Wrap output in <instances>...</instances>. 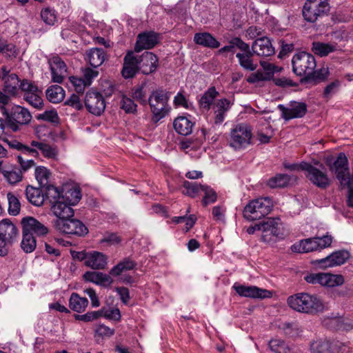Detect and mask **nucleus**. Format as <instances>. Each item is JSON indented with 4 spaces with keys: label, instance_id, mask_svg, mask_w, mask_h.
<instances>
[{
    "label": "nucleus",
    "instance_id": "nucleus-1",
    "mask_svg": "<svg viewBox=\"0 0 353 353\" xmlns=\"http://www.w3.org/2000/svg\"><path fill=\"white\" fill-rule=\"evenodd\" d=\"M231 106L232 103L230 101L225 98L216 100L212 104L208 114L209 119L212 123V125L210 128L203 126L201 130L205 139H211L213 141H216L217 137L215 134L216 128V126H219L224 121Z\"/></svg>",
    "mask_w": 353,
    "mask_h": 353
},
{
    "label": "nucleus",
    "instance_id": "nucleus-2",
    "mask_svg": "<svg viewBox=\"0 0 353 353\" xmlns=\"http://www.w3.org/2000/svg\"><path fill=\"white\" fill-rule=\"evenodd\" d=\"M273 208L270 197H261L250 201L244 208L243 217L248 221L259 220L268 215Z\"/></svg>",
    "mask_w": 353,
    "mask_h": 353
},
{
    "label": "nucleus",
    "instance_id": "nucleus-3",
    "mask_svg": "<svg viewBox=\"0 0 353 353\" xmlns=\"http://www.w3.org/2000/svg\"><path fill=\"white\" fill-rule=\"evenodd\" d=\"M169 99V93L163 90H154L151 93L148 98V103L154 121H160L168 114L170 112Z\"/></svg>",
    "mask_w": 353,
    "mask_h": 353
},
{
    "label": "nucleus",
    "instance_id": "nucleus-4",
    "mask_svg": "<svg viewBox=\"0 0 353 353\" xmlns=\"http://www.w3.org/2000/svg\"><path fill=\"white\" fill-rule=\"evenodd\" d=\"M252 137V128L248 123L235 125L230 130L228 143L235 150L247 148L250 144Z\"/></svg>",
    "mask_w": 353,
    "mask_h": 353
},
{
    "label": "nucleus",
    "instance_id": "nucleus-5",
    "mask_svg": "<svg viewBox=\"0 0 353 353\" xmlns=\"http://www.w3.org/2000/svg\"><path fill=\"white\" fill-rule=\"evenodd\" d=\"M19 232L15 225L8 219L0 221V256H6L9 248L17 241Z\"/></svg>",
    "mask_w": 353,
    "mask_h": 353
},
{
    "label": "nucleus",
    "instance_id": "nucleus-6",
    "mask_svg": "<svg viewBox=\"0 0 353 353\" xmlns=\"http://www.w3.org/2000/svg\"><path fill=\"white\" fill-rule=\"evenodd\" d=\"M3 113L6 114L7 128L12 132L18 131L19 125L27 124L32 119L28 110L20 105H14L10 113H8L4 108Z\"/></svg>",
    "mask_w": 353,
    "mask_h": 353
},
{
    "label": "nucleus",
    "instance_id": "nucleus-7",
    "mask_svg": "<svg viewBox=\"0 0 353 353\" xmlns=\"http://www.w3.org/2000/svg\"><path fill=\"white\" fill-rule=\"evenodd\" d=\"M259 229L264 242L272 241L274 237L283 238L284 236L283 223L279 217L267 219L261 223Z\"/></svg>",
    "mask_w": 353,
    "mask_h": 353
},
{
    "label": "nucleus",
    "instance_id": "nucleus-8",
    "mask_svg": "<svg viewBox=\"0 0 353 353\" xmlns=\"http://www.w3.org/2000/svg\"><path fill=\"white\" fill-rule=\"evenodd\" d=\"M54 226L57 231L68 234L83 236L88 232V228L81 221L71 218L56 219Z\"/></svg>",
    "mask_w": 353,
    "mask_h": 353
},
{
    "label": "nucleus",
    "instance_id": "nucleus-9",
    "mask_svg": "<svg viewBox=\"0 0 353 353\" xmlns=\"http://www.w3.org/2000/svg\"><path fill=\"white\" fill-rule=\"evenodd\" d=\"M85 105L90 113L94 115L99 116L105 110V102L101 94L94 90H90L85 94Z\"/></svg>",
    "mask_w": 353,
    "mask_h": 353
},
{
    "label": "nucleus",
    "instance_id": "nucleus-10",
    "mask_svg": "<svg viewBox=\"0 0 353 353\" xmlns=\"http://www.w3.org/2000/svg\"><path fill=\"white\" fill-rule=\"evenodd\" d=\"M344 277L341 274L330 273L310 274V283L319 284L327 288L341 286L344 283Z\"/></svg>",
    "mask_w": 353,
    "mask_h": 353
},
{
    "label": "nucleus",
    "instance_id": "nucleus-11",
    "mask_svg": "<svg viewBox=\"0 0 353 353\" xmlns=\"http://www.w3.org/2000/svg\"><path fill=\"white\" fill-rule=\"evenodd\" d=\"M278 108L282 113V118L286 121L301 118L307 112V105L299 101H290L287 106L280 104L278 105Z\"/></svg>",
    "mask_w": 353,
    "mask_h": 353
},
{
    "label": "nucleus",
    "instance_id": "nucleus-12",
    "mask_svg": "<svg viewBox=\"0 0 353 353\" xmlns=\"http://www.w3.org/2000/svg\"><path fill=\"white\" fill-rule=\"evenodd\" d=\"M350 257L349 252L341 250L332 252L330 255L319 260L312 261V263L326 268L344 264Z\"/></svg>",
    "mask_w": 353,
    "mask_h": 353
},
{
    "label": "nucleus",
    "instance_id": "nucleus-13",
    "mask_svg": "<svg viewBox=\"0 0 353 353\" xmlns=\"http://www.w3.org/2000/svg\"><path fill=\"white\" fill-rule=\"evenodd\" d=\"M236 293L243 297L265 299L272 296L270 291L253 285H244L235 283L232 287Z\"/></svg>",
    "mask_w": 353,
    "mask_h": 353
},
{
    "label": "nucleus",
    "instance_id": "nucleus-14",
    "mask_svg": "<svg viewBox=\"0 0 353 353\" xmlns=\"http://www.w3.org/2000/svg\"><path fill=\"white\" fill-rule=\"evenodd\" d=\"M293 71L297 75L303 77L301 81H307L309 79V73L307 72L309 68V54L306 52H299L294 55L292 60Z\"/></svg>",
    "mask_w": 353,
    "mask_h": 353
},
{
    "label": "nucleus",
    "instance_id": "nucleus-15",
    "mask_svg": "<svg viewBox=\"0 0 353 353\" xmlns=\"http://www.w3.org/2000/svg\"><path fill=\"white\" fill-rule=\"evenodd\" d=\"M22 232H26L35 234L37 236L46 235L48 232V228L43 223L39 221L32 216H26L22 219L21 221Z\"/></svg>",
    "mask_w": 353,
    "mask_h": 353
},
{
    "label": "nucleus",
    "instance_id": "nucleus-16",
    "mask_svg": "<svg viewBox=\"0 0 353 353\" xmlns=\"http://www.w3.org/2000/svg\"><path fill=\"white\" fill-rule=\"evenodd\" d=\"M332 169L341 185H343L349 179H352L350 176L347 158L343 152L338 154Z\"/></svg>",
    "mask_w": 353,
    "mask_h": 353
},
{
    "label": "nucleus",
    "instance_id": "nucleus-17",
    "mask_svg": "<svg viewBox=\"0 0 353 353\" xmlns=\"http://www.w3.org/2000/svg\"><path fill=\"white\" fill-rule=\"evenodd\" d=\"M54 82L61 83L67 75V66L58 56H54L48 61Z\"/></svg>",
    "mask_w": 353,
    "mask_h": 353
},
{
    "label": "nucleus",
    "instance_id": "nucleus-18",
    "mask_svg": "<svg viewBox=\"0 0 353 353\" xmlns=\"http://www.w3.org/2000/svg\"><path fill=\"white\" fill-rule=\"evenodd\" d=\"M139 70L144 74H149L156 70L159 61L157 56L151 52H145L138 56Z\"/></svg>",
    "mask_w": 353,
    "mask_h": 353
},
{
    "label": "nucleus",
    "instance_id": "nucleus-19",
    "mask_svg": "<svg viewBox=\"0 0 353 353\" xmlns=\"http://www.w3.org/2000/svg\"><path fill=\"white\" fill-rule=\"evenodd\" d=\"M139 70L138 56L133 52H128L124 57L123 66L121 71L125 79L132 78Z\"/></svg>",
    "mask_w": 353,
    "mask_h": 353
},
{
    "label": "nucleus",
    "instance_id": "nucleus-20",
    "mask_svg": "<svg viewBox=\"0 0 353 353\" xmlns=\"http://www.w3.org/2000/svg\"><path fill=\"white\" fill-rule=\"evenodd\" d=\"M288 304L297 312L307 313L309 311V294L298 293L290 296L288 299Z\"/></svg>",
    "mask_w": 353,
    "mask_h": 353
},
{
    "label": "nucleus",
    "instance_id": "nucleus-21",
    "mask_svg": "<svg viewBox=\"0 0 353 353\" xmlns=\"http://www.w3.org/2000/svg\"><path fill=\"white\" fill-rule=\"evenodd\" d=\"M252 50L258 56L268 57L275 52L270 40L265 37L256 39L252 46Z\"/></svg>",
    "mask_w": 353,
    "mask_h": 353
},
{
    "label": "nucleus",
    "instance_id": "nucleus-22",
    "mask_svg": "<svg viewBox=\"0 0 353 353\" xmlns=\"http://www.w3.org/2000/svg\"><path fill=\"white\" fill-rule=\"evenodd\" d=\"M158 42V35L153 32L139 34L137 37L134 50L140 52L144 49L152 48Z\"/></svg>",
    "mask_w": 353,
    "mask_h": 353
},
{
    "label": "nucleus",
    "instance_id": "nucleus-23",
    "mask_svg": "<svg viewBox=\"0 0 353 353\" xmlns=\"http://www.w3.org/2000/svg\"><path fill=\"white\" fill-rule=\"evenodd\" d=\"M108 264V257L102 252L92 251L88 252L85 265L93 270H103Z\"/></svg>",
    "mask_w": 353,
    "mask_h": 353
},
{
    "label": "nucleus",
    "instance_id": "nucleus-24",
    "mask_svg": "<svg viewBox=\"0 0 353 353\" xmlns=\"http://www.w3.org/2000/svg\"><path fill=\"white\" fill-rule=\"evenodd\" d=\"M194 122L190 117L180 116L176 118L173 122L175 131L183 136H188L192 132Z\"/></svg>",
    "mask_w": 353,
    "mask_h": 353
},
{
    "label": "nucleus",
    "instance_id": "nucleus-25",
    "mask_svg": "<svg viewBox=\"0 0 353 353\" xmlns=\"http://www.w3.org/2000/svg\"><path fill=\"white\" fill-rule=\"evenodd\" d=\"M330 6L327 0H310V23L314 22L318 17L325 15L329 12Z\"/></svg>",
    "mask_w": 353,
    "mask_h": 353
},
{
    "label": "nucleus",
    "instance_id": "nucleus-26",
    "mask_svg": "<svg viewBox=\"0 0 353 353\" xmlns=\"http://www.w3.org/2000/svg\"><path fill=\"white\" fill-rule=\"evenodd\" d=\"M310 350L316 353H333L334 351H343L344 345L336 342L333 344L328 341H316L310 345Z\"/></svg>",
    "mask_w": 353,
    "mask_h": 353
},
{
    "label": "nucleus",
    "instance_id": "nucleus-27",
    "mask_svg": "<svg viewBox=\"0 0 353 353\" xmlns=\"http://www.w3.org/2000/svg\"><path fill=\"white\" fill-rule=\"evenodd\" d=\"M83 278L87 281L103 287H108L113 283L110 275L101 272H86L83 274Z\"/></svg>",
    "mask_w": 353,
    "mask_h": 353
},
{
    "label": "nucleus",
    "instance_id": "nucleus-28",
    "mask_svg": "<svg viewBox=\"0 0 353 353\" xmlns=\"http://www.w3.org/2000/svg\"><path fill=\"white\" fill-rule=\"evenodd\" d=\"M51 210L57 219H63L65 218H72L74 216V211L71 205L65 201H59L55 202L51 206Z\"/></svg>",
    "mask_w": 353,
    "mask_h": 353
},
{
    "label": "nucleus",
    "instance_id": "nucleus-29",
    "mask_svg": "<svg viewBox=\"0 0 353 353\" xmlns=\"http://www.w3.org/2000/svg\"><path fill=\"white\" fill-rule=\"evenodd\" d=\"M2 174L6 181L11 185H15L23 179L22 170L14 165L4 167Z\"/></svg>",
    "mask_w": 353,
    "mask_h": 353
},
{
    "label": "nucleus",
    "instance_id": "nucleus-30",
    "mask_svg": "<svg viewBox=\"0 0 353 353\" xmlns=\"http://www.w3.org/2000/svg\"><path fill=\"white\" fill-rule=\"evenodd\" d=\"M194 41L198 45L212 49L218 48L220 46V43L208 32L196 33Z\"/></svg>",
    "mask_w": 353,
    "mask_h": 353
},
{
    "label": "nucleus",
    "instance_id": "nucleus-31",
    "mask_svg": "<svg viewBox=\"0 0 353 353\" xmlns=\"http://www.w3.org/2000/svg\"><path fill=\"white\" fill-rule=\"evenodd\" d=\"M86 59L92 67L97 68L105 60V52L102 48H92L87 52Z\"/></svg>",
    "mask_w": 353,
    "mask_h": 353
},
{
    "label": "nucleus",
    "instance_id": "nucleus-32",
    "mask_svg": "<svg viewBox=\"0 0 353 353\" xmlns=\"http://www.w3.org/2000/svg\"><path fill=\"white\" fill-rule=\"evenodd\" d=\"M27 199L35 206H41L44 202V195L39 188L28 185L26 190Z\"/></svg>",
    "mask_w": 353,
    "mask_h": 353
},
{
    "label": "nucleus",
    "instance_id": "nucleus-33",
    "mask_svg": "<svg viewBox=\"0 0 353 353\" xmlns=\"http://www.w3.org/2000/svg\"><path fill=\"white\" fill-rule=\"evenodd\" d=\"M88 305V300L85 297H81L77 293L73 292L69 299L70 308L78 313L85 311Z\"/></svg>",
    "mask_w": 353,
    "mask_h": 353
},
{
    "label": "nucleus",
    "instance_id": "nucleus-34",
    "mask_svg": "<svg viewBox=\"0 0 353 353\" xmlns=\"http://www.w3.org/2000/svg\"><path fill=\"white\" fill-rule=\"evenodd\" d=\"M5 81L3 90L5 92L12 96L17 94L19 90V83L21 82L15 74H11L8 77H3Z\"/></svg>",
    "mask_w": 353,
    "mask_h": 353
},
{
    "label": "nucleus",
    "instance_id": "nucleus-35",
    "mask_svg": "<svg viewBox=\"0 0 353 353\" xmlns=\"http://www.w3.org/2000/svg\"><path fill=\"white\" fill-rule=\"evenodd\" d=\"M30 146L35 148L41 151L44 157L48 159H54L57 156L56 148L42 141H32Z\"/></svg>",
    "mask_w": 353,
    "mask_h": 353
},
{
    "label": "nucleus",
    "instance_id": "nucleus-36",
    "mask_svg": "<svg viewBox=\"0 0 353 353\" xmlns=\"http://www.w3.org/2000/svg\"><path fill=\"white\" fill-rule=\"evenodd\" d=\"M310 180L316 186L325 188L330 183L329 179L325 173L323 172L313 168L310 165Z\"/></svg>",
    "mask_w": 353,
    "mask_h": 353
},
{
    "label": "nucleus",
    "instance_id": "nucleus-37",
    "mask_svg": "<svg viewBox=\"0 0 353 353\" xmlns=\"http://www.w3.org/2000/svg\"><path fill=\"white\" fill-rule=\"evenodd\" d=\"M136 266V263L129 258L124 259L117 265L114 266L110 271V274L114 276H118L123 272L133 270Z\"/></svg>",
    "mask_w": 353,
    "mask_h": 353
},
{
    "label": "nucleus",
    "instance_id": "nucleus-38",
    "mask_svg": "<svg viewBox=\"0 0 353 353\" xmlns=\"http://www.w3.org/2000/svg\"><path fill=\"white\" fill-rule=\"evenodd\" d=\"M46 94L49 101L57 103L62 101L64 99L65 91L60 85H54L47 89Z\"/></svg>",
    "mask_w": 353,
    "mask_h": 353
},
{
    "label": "nucleus",
    "instance_id": "nucleus-39",
    "mask_svg": "<svg viewBox=\"0 0 353 353\" xmlns=\"http://www.w3.org/2000/svg\"><path fill=\"white\" fill-rule=\"evenodd\" d=\"M292 177L288 174H279L270 178L267 185L271 188H283L291 183Z\"/></svg>",
    "mask_w": 353,
    "mask_h": 353
},
{
    "label": "nucleus",
    "instance_id": "nucleus-40",
    "mask_svg": "<svg viewBox=\"0 0 353 353\" xmlns=\"http://www.w3.org/2000/svg\"><path fill=\"white\" fill-rule=\"evenodd\" d=\"M62 200L70 205H76L81 198V191L77 187H72L65 190Z\"/></svg>",
    "mask_w": 353,
    "mask_h": 353
},
{
    "label": "nucleus",
    "instance_id": "nucleus-41",
    "mask_svg": "<svg viewBox=\"0 0 353 353\" xmlns=\"http://www.w3.org/2000/svg\"><path fill=\"white\" fill-rule=\"evenodd\" d=\"M332 243V237L326 234L322 237L310 238V252L330 247Z\"/></svg>",
    "mask_w": 353,
    "mask_h": 353
},
{
    "label": "nucleus",
    "instance_id": "nucleus-42",
    "mask_svg": "<svg viewBox=\"0 0 353 353\" xmlns=\"http://www.w3.org/2000/svg\"><path fill=\"white\" fill-rule=\"evenodd\" d=\"M253 52L247 53H237L236 58L239 60L240 65L245 70L254 71L257 68V64L254 63L252 59Z\"/></svg>",
    "mask_w": 353,
    "mask_h": 353
},
{
    "label": "nucleus",
    "instance_id": "nucleus-43",
    "mask_svg": "<svg viewBox=\"0 0 353 353\" xmlns=\"http://www.w3.org/2000/svg\"><path fill=\"white\" fill-rule=\"evenodd\" d=\"M219 92L216 90L214 87L209 88L199 100V103L201 107L206 109H210L212 106L214 99L218 96Z\"/></svg>",
    "mask_w": 353,
    "mask_h": 353
},
{
    "label": "nucleus",
    "instance_id": "nucleus-44",
    "mask_svg": "<svg viewBox=\"0 0 353 353\" xmlns=\"http://www.w3.org/2000/svg\"><path fill=\"white\" fill-rule=\"evenodd\" d=\"M329 76V70L327 67H321V68L314 70L310 72V84H318L325 81Z\"/></svg>",
    "mask_w": 353,
    "mask_h": 353
},
{
    "label": "nucleus",
    "instance_id": "nucleus-45",
    "mask_svg": "<svg viewBox=\"0 0 353 353\" xmlns=\"http://www.w3.org/2000/svg\"><path fill=\"white\" fill-rule=\"evenodd\" d=\"M24 99L33 108L41 110L43 106V101L42 99V92L39 90L38 92H33L32 94H23Z\"/></svg>",
    "mask_w": 353,
    "mask_h": 353
},
{
    "label": "nucleus",
    "instance_id": "nucleus-46",
    "mask_svg": "<svg viewBox=\"0 0 353 353\" xmlns=\"http://www.w3.org/2000/svg\"><path fill=\"white\" fill-rule=\"evenodd\" d=\"M23 233V238L21 242V247L26 253L32 252L37 246L36 239L33 235L26 232Z\"/></svg>",
    "mask_w": 353,
    "mask_h": 353
},
{
    "label": "nucleus",
    "instance_id": "nucleus-47",
    "mask_svg": "<svg viewBox=\"0 0 353 353\" xmlns=\"http://www.w3.org/2000/svg\"><path fill=\"white\" fill-rule=\"evenodd\" d=\"M335 50V46L329 43L314 42L312 44V51L314 54L321 57L327 56L329 53L334 52Z\"/></svg>",
    "mask_w": 353,
    "mask_h": 353
},
{
    "label": "nucleus",
    "instance_id": "nucleus-48",
    "mask_svg": "<svg viewBox=\"0 0 353 353\" xmlns=\"http://www.w3.org/2000/svg\"><path fill=\"white\" fill-rule=\"evenodd\" d=\"M41 18L46 24L53 26L57 21V13L54 9L47 7L41 10Z\"/></svg>",
    "mask_w": 353,
    "mask_h": 353
},
{
    "label": "nucleus",
    "instance_id": "nucleus-49",
    "mask_svg": "<svg viewBox=\"0 0 353 353\" xmlns=\"http://www.w3.org/2000/svg\"><path fill=\"white\" fill-rule=\"evenodd\" d=\"M7 199L8 202V213L12 216L19 214L21 210V203L19 199L12 193L8 192L7 194Z\"/></svg>",
    "mask_w": 353,
    "mask_h": 353
},
{
    "label": "nucleus",
    "instance_id": "nucleus-50",
    "mask_svg": "<svg viewBox=\"0 0 353 353\" xmlns=\"http://www.w3.org/2000/svg\"><path fill=\"white\" fill-rule=\"evenodd\" d=\"M273 135L274 131L268 124H265L261 129H259L256 134L257 139L261 143H269Z\"/></svg>",
    "mask_w": 353,
    "mask_h": 353
},
{
    "label": "nucleus",
    "instance_id": "nucleus-51",
    "mask_svg": "<svg viewBox=\"0 0 353 353\" xmlns=\"http://www.w3.org/2000/svg\"><path fill=\"white\" fill-rule=\"evenodd\" d=\"M11 148H15L18 150L22 151L24 154H30L32 157H38L39 152L37 150L30 148L29 146L23 145L16 140H11L6 141Z\"/></svg>",
    "mask_w": 353,
    "mask_h": 353
},
{
    "label": "nucleus",
    "instance_id": "nucleus-52",
    "mask_svg": "<svg viewBox=\"0 0 353 353\" xmlns=\"http://www.w3.org/2000/svg\"><path fill=\"white\" fill-rule=\"evenodd\" d=\"M63 193L60 192L57 187L52 185H47L46 190V196L50 202L53 205L55 202L62 201Z\"/></svg>",
    "mask_w": 353,
    "mask_h": 353
},
{
    "label": "nucleus",
    "instance_id": "nucleus-53",
    "mask_svg": "<svg viewBox=\"0 0 353 353\" xmlns=\"http://www.w3.org/2000/svg\"><path fill=\"white\" fill-rule=\"evenodd\" d=\"M50 173L43 167L39 166L35 169V178L41 186H46L48 184Z\"/></svg>",
    "mask_w": 353,
    "mask_h": 353
},
{
    "label": "nucleus",
    "instance_id": "nucleus-54",
    "mask_svg": "<svg viewBox=\"0 0 353 353\" xmlns=\"http://www.w3.org/2000/svg\"><path fill=\"white\" fill-rule=\"evenodd\" d=\"M269 347L274 353H287L290 351L289 345L279 339H272L269 342Z\"/></svg>",
    "mask_w": 353,
    "mask_h": 353
},
{
    "label": "nucleus",
    "instance_id": "nucleus-55",
    "mask_svg": "<svg viewBox=\"0 0 353 353\" xmlns=\"http://www.w3.org/2000/svg\"><path fill=\"white\" fill-rule=\"evenodd\" d=\"M183 187L185 189L184 192L189 196L192 198L199 195L200 192H202L203 185H200L196 182L185 181Z\"/></svg>",
    "mask_w": 353,
    "mask_h": 353
},
{
    "label": "nucleus",
    "instance_id": "nucleus-56",
    "mask_svg": "<svg viewBox=\"0 0 353 353\" xmlns=\"http://www.w3.org/2000/svg\"><path fill=\"white\" fill-rule=\"evenodd\" d=\"M99 317L103 316L105 319L119 321L121 319L120 310L118 308H105L103 307L99 310Z\"/></svg>",
    "mask_w": 353,
    "mask_h": 353
},
{
    "label": "nucleus",
    "instance_id": "nucleus-57",
    "mask_svg": "<svg viewBox=\"0 0 353 353\" xmlns=\"http://www.w3.org/2000/svg\"><path fill=\"white\" fill-rule=\"evenodd\" d=\"M202 192L204 193V196L202 200L203 205L214 203L216 201V194L215 191L210 187L203 185Z\"/></svg>",
    "mask_w": 353,
    "mask_h": 353
},
{
    "label": "nucleus",
    "instance_id": "nucleus-58",
    "mask_svg": "<svg viewBox=\"0 0 353 353\" xmlns=\"http://www.w3.org/2000/svg\"><path fill=\"white\" fill-rule=\"evenodd\" d=\"M260 65L263 68V71L265 73L266 76L270 80L272 79L274 73L279 72L281 70V68L265 61H261Z\"/></svg>",
    "mask_w": 353,
    "mask_h": 353
},
{
    "label": "nucleus",
    "instance_id": "nucleus-59",
    "mask_svg": "<svg viewBox=\"0 0 353 353\" xmlns=\"http://www.w3.org/2000/svg\"><path fill=\"white\" fill-rule=\"evenodd\" d=\"M19 90H21L24 94H32L33 92H38L39 89L37 85L28 79H23L19 84Z\"/></svg>",
    "mask_w": 353,
    "mask_h": 353
},
{
    "label": "nucleus",
    "instance_id": "nucleus-60",
    "mask_svg": "<svg viewBox=\"0 0 353 353\" xmlns=\"http://www.w3.org/2000/svg\"><path fill=\"white\" fill-rule=\"evenodd\" d=\"M269 80L265 73L261 70H258L256 72L252 73L247 79V81L250 83H256Z\"/></svg>",
    "mask_w": 353,
    "mask_h": 353
},
{
    "label": "nucleus",
    "instance_id": "nucleus-61",
    "mask_svg": "<svg viewBox=\"0 0 353 353\" xmlns=\"http://www.w3.org/2000/svg\"><path fill=\"white\" fill-rule=\"evenodd\" d=\"M121 107L126 113H134L137 110V105L134 101L127 97H123Z\"/></svg>",
    "mask_w": 353,
    "mask_h": 353
},
{
    "label": "nucleus",
    "instance_id": "nucleus-62",
    "mask_svg": "<svg viewBox=\"0 0 353 353\" xmlns=\"http://www.w3.org/2000/svg\"><path fill=\"white\" fill-rule=\"evenodd\" d=\"M70 81L77 93H83L85 88L89 85L87 84L85 79L75 77H70Z\"/></svg>",
    "mask_w": 353,
    "mask_h": 353
},
{
    "label": "nucleus",
    "instance_id": "nucleus-63",
    "mask_svg": "<svg viewBox=\"0 0 353 353\" xmlns=\"http://www.w3.org/2000/svg\"><path fill=\"white\" fill-rule=\"evenodd\" d=\"M284 167L290 170L305 171V175L307 176L309 174V163L305 161L301 163H284Z\"/></svg>",
    "mask_w": 353,
    "mask_h": 353
},
{
    "label": "nucleus",
    "instance_id": "nucleus-64",
    "mask_svg": "<svg viewBox=\"0 0 353 353\" xmlns=\"http://www.w3.org/2000/svg\"><path fill=\"white\" fill-rule=\"evenodd\" d=\"M174 103L176 106L183 107L185 109L192 108V103H189L186 97L181 92H178L174 98Z\"/></svg>",
    "mask_w": 353,
    "mask_h": 353
}]
</instances>
